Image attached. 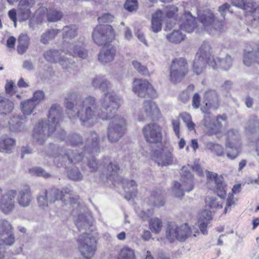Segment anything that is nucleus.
Returning <instances> with one entry per match:
<instances>
[{
  "mask_svg": "<svg viewBox=\"0 0 259 259\" xmlns=\"http://www.w3.org/2000/svg\"><path fill=\"white\" fill-rule=\"evenodd\" d=\"M100 108L97 109L95 99L88 97L77 105L76 115L82 124L87 126L93 125L98 117L103 120L109 119L110 114L119 107L121 99L118 96L106 94L104 98L100 99Z\"/></svg>",
  "mask_w": 259,
  "mask_h": 259,
  "instance_id": "f257e3e1",
  "label": "nucleus"
},
{
  "mask_svg": "<svg viewBox=\"0 0 259 259\" xmlns=\"http://www.w3.org/2000/svg\"><path fill=\"white\" fill-rule=\"evenodd\" d=\"M204 99L206 102L205 106L201 109L202 111L205 113L201 125L207 130L208 135H214L218 139L221 140L223 137L221 134L222 130L228 125L227 116L225 115H220L211 120L209 113H207V109H217L219 107V101L215 91L206 92Z\"/></svg>",
  "mask_w": 259,
  "mask_h": 259,
  "instance_id": "f03ea898",
  "label": "nucleus"
},
{
  "mask_svg": "<svg viewBox=\"0 0 259 259\" xmlns=\"http://www.w3.org/2000/svg\"><path fill=\"white\" fill-rule=\"evenodd\" d=\"M225 136L226 152L223 145L212 142H207L206 148L218 156L226 155L229 159L234 160L238 156L242 149L240 135L237 130L230 129L225 133Z\"/></svg>",
  "mask_w": 259,
  "mask_h": 259,
  "instance_id": "7ed1b4c3",
  "label": "nucleus"
},
{
  "mask_svg": "<svg viewBox=\"0 0 259 259\" xmlns=\"http://www.w3.org/2000/svg\"><path fill=\"white\" fill-rule=\"evenodd\" d=\"M60 107L53 105L51 108L49 115V123L41 121L34 128L33 137L39 144H42L56 128L61 117Z\"/></svg>",
  "mask_w": 259,
  "mask_h": 259,
  "instance_id": "20e7f679",
  "label": "nucleus"
},
{
  "mask_svg": "<svg viewBox=\"0 0 259 259\" xmlns=\"http://www.w3.org/2000/svg\"><path fill=\"white\" fill-rule=\"evenodd\" d=\"M191 169L199 176H203L202 170L199 164H196L192 167L189 164L184 166L182 168L180 182H174L172 185V193L175 197L181 198L185 192H190L193 189V177L190 171Z\"/></svg>",
  "mask_w": 259,
  "mask_h": 259,
  "instance_id": "39448f33",
  "label": "nucleus"
},
{
  "mask_svg": "<svg viewBox=\"0 0 259 259\" xmlns=\"http://www.w3.org/2000/svg\"><path fill=\"white\" fill-rule=\"evenodd\" d=\"M63 35L64 42L61 51L66 54L84 59L88 56L87 51L76 42H70L77 35V28L74 25L67 26L63 28Z\"/></svg>",
  "mask_w": 259,
  "mask_h": 259,
  "instance_id": "423d86ee",
  "label": "nucleus"
},
{
  "mask_svg": "<svg viewBox=\"0 0 259 259\" xmlns=\"http://www.w3.org/2000/svg\"><path fill=\"white\" fill-rule=\"evenodd\" d=\"M71 192L70 190L60 191L55 189L44 192L37 198L39 206L42 208H45L48 206L49 203L54 202L59 199L65 205L69 203L73 206L75 204L78 205L77 200L70 197Z\"/></svg>",
  "mask_w": 259,
  "mask_h": 259,
  "instance_id": "0eeeda50",
  "label": "nucleus"
},
{
  "mask_svg": "<svg viewBox=\"0 0 259 259\" xmlns=\"http://www.w3.org/2000/svg\"><path fill=\"white\" fill-rule=\"evenodd\" d=\"M98 236L96 231L86 232L80 235L78 238V248L81 254L87 259L92 258L97 250V238Z\"/></svg>",
  "mask_w": 259,
  "mask_h": 259,
  "instance_id": "6e6552de",
  "label": "nucleus"
},
{
  "mask_svg": "<svg viewBox=\"0 0 259 259\" xmlns=\"http://www.w3.org/2000/svg\"><path fill=\"white\" fill-rule=\"evenodd\" d=\"M199 234L198 230L194 226L190 227L187 224H184L180 226H177L174 223L168 224L166 231V237L170 241L172 242L176 239L184 241L188 237H196Z\"/></svg>",
  "mask_w": 259,
  "mask_h": 259,
  "instance_id": "1a4fd4ad",
  "label": "nucleus"
},
{
  "mask_svg": "<svg viewBox=\"0 0 259 259\" xmlns=\"http://www.w3.org/2000/svg\"><path fill=\"white\" fill-rule=\"evenodd\" d=\"M127 128L125 119L119 115L114 116L108 128V137L111 142L118 141L124 134Z\"/></svg>",
  "mask_w": 259,
  "mask_h": 259,
  "instance_id": "9d476101",
  "label": "nucleus"
},
{
  "mask_svg": "<svg viewBox=\"0 0 259 259\" xmlns=\"http://www.w3.org/2000/svg\"><path fill=\"white\" fill-rule=\"evenodd\" d=\"M115 32L110 25H98L92 32V38L98 46L105 45L115 37Z\"/></svg>",
  "mask_w": 259,
  "mask_h": 259,
  "instance_id": "9b49d317",
  "label": "nucleus"
},
{
  "mask_svg": "<svg viewBox=\"0 0 259 259\" xmlns=\"http://www.w3.org/2000/svg\"><path fill=\"white\" fill-rule=\"evenodd\" d=\"M232 4L244 11L248 24H252L253 17H259V3L256 0H234Z\"/></svg>",
  "mask_w": 259,
  "mask_h": 259,
  "instance_id": "f8f14e48",
  "label": "nucleus"
},
{
  "mask_svg": "<svg viewBox=\"0 0 259 259\" xmlns=\"http://www.w3.org/2000/svg\"><path fill=\"white\" fill-rule=\"evenodd\" d=\"M198 18L205 30L211 35L220 33L223 29L222 22L214 19V15L207 11L198 14Z\"/></svg>",
  "mask_w": 259,
  "mask_h": 259,
  "instance_id": "ddd939ff",
  "label": "nucleus"
},
{
  "mask_svg": "<svg viewBox=\"0 0 259 259\" xmlns=\"http://www.w3.org/2000/svg\"><path fill=\"white\" fill-rule=\"evenodd\" d=\"M188 71L186 60L182 58L175 59L171 66L170 79L176 83L185 77Z\"/></svg>",
  "mask_w": 259,
  "mask_h": 259,
  "instance_id": "4468645a",
  "label": "nucleus"
},
{
  "mask_svg": "<svg viewBox=\"0 0 259 259\" xmlns=\"http://www.w3.org/2000/svg\"><path fill=\"white\" fill-rule=\"evenodd\" d=\"M14 242L12 226L7 221H3L0 230V259H3L5 257L4 247L10 246Z\"/></svg>",
  "mask_w": 259,
  "mask_h": 259,
  "instance_id": "2eb2a0df",
  "label": "nucleus"
},
{
  "mask_svg": "<svg viewBox=\"0 0 259 259\" xmlns=\"http://www.w3.org/2000/svg\"><path fill=\"white\" fill-rule=\"evenodd\" d=\"M142 134L146 142L150 143H158L162 139L161 127L157 124H147L142 128Z\"/></svg>",
  "mask_w": 259,
  "mask_h": 259,
  "instance_id": "dca6fc26",
  "label": "nucleus"
},
{
  "mask_svg": "<svg viewBox=\"0 0 259 259\" xmlns=\"http://www.w3.org/2000/svg\"><path fill=\"white\" fill-rule=\"evenodd\" d=\"M133 91L139 97H152L155 91L150 83L141 79H135L133 83Z\"/></svg>",
  "mask_w": 259,
  "mask_h": 259,
  "instance_id": "f3484780",
  "label": "nucleus"
},
{
  "mask_svg": "<svg viewBox=\"0 0 259 259\" xmlns=\"http://www.w3.org/2000/svg\"><path fill=\"white\" fill-rule=\"evenodd\" d=\"M207 184L209 186L211 184L215 185V191L218 195L223 198L226 194V186L224 183L223 178L219 176L217 174L208 171L206 174Z\"/></svg>",
  "mask_w": 259,
  "mask_h": 259,
  "instance_id": "a211bd4d",
  "label": "nucleus"
},
{
  "mask_svg": "<svg viewBox=\"0 0 259 259\" xmlns=\"http://www.w3.org/2000/svg\"><path fill=\"white\" fill-rule=\"evenodd\" d=\"M16 195V192L15 190H10L3 195V191L0 188V208L5 213H9L14 208Z\"/></svg>",
  "mask_w": 259,
  "mask_h": 259,
  "instance_id": "6ab92c4d",
  "label": "nucleus"
},
{
  "mask_svg": "<svg viewBox=\"0 0 259 259\" xmlns=\"http://www.w3.org/2000/svg\"><path fill=\"white\" fill-rule=\"evenodd\" d=\"M35 4V0H21L18 5V16L20 21L28 19L32 14L30 10Z\"/></svg>",
  "mask_w": 259,
  "mask_h": 259,
  "instance_id": "aec40b11",
  "label": "nucleus"
},
{
  "mask_svg": "<svg viewBox=\"0 0 259 259\" xmlns=\"http://www.w3.org/2000/svg\"><path fill=\"white\" fill-rule=\"evenodd\" d=\"M152 159L158 165L161 166L171 165L174 162L173 155L169 151L163 152L155 151L152 155Z\"/></svg>",
  "mask_w": 259,
  "mask_h": 259,
  "instance_id": "412c9836",
  "label": "nucleus"
},
{
  "mask_svg": "<svg viewBox=\"0 0 259 259\" xmlns=\"http://www.w3.org/2000/svg\"><path fill=\"white\" fill-rule=\"evenodd\" d=\"M179 27L187 32H192L195 27V18L189 12H185L179 21Z\"/></svg>",
  "mask_w": 259,
  "mask_h": 259,
  "instance_id": "4be33fe9",
  "label": "nucleus"
},
{
  "mask_svg": "<svg viewBox=\"0 0 259 259\" xmlns=\"http://www.w3.org/2000/svg\"><path fill=\"white\" fill-rule=\"evenodd\" d=\"M26 118L22 116L14 115L8 122V126L10 131L20 132L27 128L25 125Z\"/></svg>",
  "mask_w": 259,
  "mask_h": 259,
  "instance_id": "5701e85b",
  "label": "nucleus"
},
{
  "mask_svg": "<svg viewBox=\"0 0 259 259\" xmlns=\"http://www.w3.org/2000/svg\"><path fill=\"white\" fill-rule=\"evenodd\" d=\"M233 59L230 55H227L225 57H212V62L209 63L213 69H217L219 67L224 70L229 69L232 66Z\"/></svg>",
  "mask_w": 259,
  "mask_h": 259,
  "instance_id": "b1692460",
  "label": "nucleus"
},
{
  "mask_svg": "<svg viewBox=\"0 0 259 259\" xmlns=\"http://www.w3.org/2000/svg\"><path fill=\"white\" fill-rule=\"evenodd\" d=\"M116 51L110 44L105 45L99 54V60L103 63L112 62L115 56Z\"/></svg>",
  "mask_w": 259,
  "mask_h": 259,
  "instance_id": "393cba45",
  "label": "nucleus"
},
{
  "mask_svg": "<svg viewBox=\"0 0 259 259\" xmlns=\"http://www.w3.org/2000/svg\"><path fill=\"white\" fill-rule=\"evenodd\" d=\"M212 219L211 211L206 208L200 213L198 223L200 230L203 234H207V227Z\"/></svg>",
  "mask_w": 259,
  "mask_h": 259,
  "instance_id": "a878e982",
  "label": "nucleus"
},
{
  "mask_svg": "<svg viewBox=\"0 0 259 259\" xmlns=\"http://www.w3.org/2000/svg\"><path fill=\"white\" fill-rule=\"evenodd\" d=\"M75 224L79 230L89 229L93 224L94 219L89 213L79 214L74 218Z\"/></svg>",
  "mask_w": 259,
  "mask_h": 259,
  "instance_id": "bb28decb",
  "label": "nucleus"
},
{
  "mask_svg": "<svg viewBox=\"0 0 259 259\" xmlns=\"http://www.w3.org/2000/svg\"><path fill=\"white\" fill-rule=\"evenodd\" d=\"M16 140L10 136L5 135L0 138V151L11 153L15 147Z\"/></svg>",
  "mask_w": 259,
  "mask_h": 259,
  "instance_id": "cd10ccee",
  "label": "nucleus"
},
{
  "mask_svg": "<svg viewBox=\"0 0 259 259\" xmlns=\"http://www.w3.org/2000/svg\"><path fill=\"white\" fill-rule=\"evenodd\" d=\"M31 199L30 189L28 186H24L19 190L17 200L21 206L23 207L28 206L31 201Z\"/></svg>",
  "mask_w": 259,
  "mask_h": 259,
  "instance_id": "c85d7f7f",
  "label": "nucleus"
},
{
  "mask_svg": "<svg viewBox=\"0 0 259 259\" xmlns=\"http://www.w3.org/2000/svg\"><path fill=\"white\" fill-rule=\"evenodd\" d=\"M47 12L48 21L51 22H55L58 21L61 19L63 17L62 12L55 9L50 10L49 11L46 7H41L37 11L36 14H45Z\"/></svg>",
  "mask_w": 259,
  "mask_h": 259,
  "instance_id": "c756f323",
  "label": "nucleus"
},
{
  "mask_svg": "<svg viewBox=\"0 0 259 259\" xmlns=\"http://www.w3.org/2000/svg\"><path fill=\"white\" fill-rule=\"evenodd\" d=\"M243 62L245 65L249 66L255 62L259 64V44L251 52L245 53L243 56Z\"/></svg>",
  "mask_w": 259,
  "mask_h": 259,
  "instance_id": "7c9ffc66",
  "label": "nucleus"
},
{
  "mask_svg": "<svg viewBox=\"0 0 259 259\" xmlns=\"http://www.w3.org/2000/svg\"><path fill=\"white\" fill-rule=\"evenodd\" d=\"M165 19L162 11L157 10L152 17L151 28L153 32L157 33L161 31L162 23Z\"/></svg>",
  "mask_w": 259,
  "mask_h": 259,
  "instance_id": "2f4dec72",
  "label": "nucleus"
},
{
  "mask_svg": "<svg viewBox=\"0 0 259 259\" xmlns=\"http://www.w3.org/2000/svg\"><path fill=\"white\" fill-rule=\"evenodd\" d=\"M123 189L126 195L125 197L126 199L130 200L131 198L135 197L137 193V184L133 180H124L123 182Z\"/></svg>",
  "mask_w": 259,
  "mask_h": 259,
  "instance_id": "473e14b6",
  "label": "nucleus"
},
{
  "mask_svg": "<svg viewBox=\"0 0 259 259\" xmlns=\"http://www.w3.org/2000/svg\"><path fill=\"white\" fill-rule=\"evenodd\" d=\"M14 108V104L11 100L0 96V115H8L13 111Z\"/></svg>",
  "mask_w": 259,
  "mask_h": 259,
  "instance_id": "72a5a7b5",
  "label": "nucleus"
},
{
  "mask_svg": "<svg viewBox=\"0 0 259 259\" xmlns=\"http://www.w3.org/2000/svg\"><path fill=\"white\" fill-rule=\"evenodd\" d=\"M92 84L94 87L99 88L104 92V95L101 99L104 98L106 94L117 96L109 92L108 89L110 84L107 82V80L103 76L95 77L93 80Z\"/></svg>",
  "mask_w": 259,
  "mask_h": 259,
  "instance_id": "f704fd0d",
  "label": "nucleus"
},
{
  "mask_svg": "<svg viewBox=\"0 0 259 259\" xmlns=\"http://www.w3.org/2000/svg\"><path fill=\"white\" fill-rule=\"evenodd\" d=\"M82 159V155L81 154H74L71 153H67L65 155L60 154L58 156H55L54 157V162L58 166H59L60 161H64L66 159H68L71 161V162H78Z\"/></svg>",
  "mask_w": 259,
  "mask_h": 259,
  "instance_id": "c9c22d12",
  "label": "nucleus"
},
{
  "mask_svg": "<svg viewBox=\"0 0 259 259\" xmlns=\"http://www.w3.org/2000/svg\"><path fill=\"white\" fill-rule=\"evenodd\" d=\"M208 60L201 58V56L196 55L193 61V70L196 74L201 73L206 67V63H208Z\"/></svg>",
  "mask_w": 259,
  "mask_h": 259,
  "instance_id": "e433bc0d",
  "label": "nucleus"
},
{
  "mask_svg": "<svg viewBox=\"0 0 259 259\" xmlns=\"http://www.w3.org/2000/svg\"><path fill=\"white\" fill-rule=\"evenodd\" d=\"M210 50L211 47L209 43L204 41L199 48L196 55L201 56V58L208 60V64L209 65V63L212 62V57H214L211 56Z\"/></svg>",
  "mask_w": 259,
  "mask_h": 259,
  "instance_id": "4c0bfd02",
  "label": "nucleus"
},
{
  "mask_svg": "<svg viewBox=\"0 0 259 259\" xmlns=\"http://www.w3.org/2000/svg\"><path fill=\"white\" fill-rule=\"evenodd\" d=\"M17 51L20 54H23L27 50L29 44V38L26 34H21L18 39Z\"/></svg>",
  "mask_w": 259,
  "mask_h": 259,
  "instance_id": "58836bf2",
  "label": "nucleus"
},
{
  "mask_svg": "<svg viewBox=\"0 0 259 259\" xmlns=\"http://www.w3.org/2000/svg\"><path fill=\"white\" fill-rule=\"evenodd\" d=\"M143 109L146 116L157 115L159 113L156 104L151 100H147L144 102Z\"/></svg>",
  "mask_w": 259,
  "mask_h": 259,
  "instance_id": "ea45409f",
  "label": "nucleus"
},
{
  "mask_svg": "<svg viewBox=\"0 0 259 259\" xmlns=\"http://www.w3.org/2000/svg\"><path fill=\"white\" fill-rule=\"evenodd\" d=\"M60 32V30L58 29H48L41 34L40 41L43 44H48L50 40L54 39Z\"/></svg>",
  "mask_w": 259,
  "mask_h": 259,
  "instance_id": "a19ab883",
  "label": "nucleus"
},
{
  "mask_svg": "<svg viewBox=\"0 0 259 259\" xmlns=\"http://www.w3.org/2000/svg\"><path fill=\"white\" fill-rule=\"evenodd\" d=\"M149 226L152 232L155 234H158L162 229L163 224L161 219L154 217L149 220Z\"/></svg>",
  "mask_w": 259,
  "mask_h": 259,
  "instance_id": "79ce46f5",
  "label": "nucleus"
},
{
  "mask_svg": "<svg viewBox=\"0 0 259 259\" xmlns=\"http://www.w3.org/2000/svg\"><path fill=\"white\" fill-rule=\"evenodd\" d=\"M37 105L32 100L29 99L20 104V109L24 115H30Z\"/></svg>",
  "mask_w": 259,
  "mask_h": 259,
  "instance_id": "37998d69",
  "label": "nucleus"
},
{
  "mask_svg": "<svg viewBox=\"0 0 259 259\" xmlns=\"http://www.w3.org/2000/svg\"><path fill=\"white\" fill-rule=\"evenodd\" d=\"M205 206L212 210L222 208V201L216 197L208 196L205 198Z\"/></svg>",
  "mask_w": 259,
  "mask_h": 259,
  "instance_id": "c03bdc74",
  "label": "nucleus"
},
{
  "mask_svg": "<svg viewBox=\"0 0 259 259\" xmlns=\"http://www.w3.org/2000/svg\"><path fill=\"white\" fill-rule=\"evenodd\" d=\"M57 63H59L63 69L67 70H72L75 67L74 61L62 55L59 57Z\"/></svg>",
  "mask_w": 259,
  "mask_h": 259,
  "instance_id": "a18cd8bd",
  "label": "nucleus"
},
{
  "mask_svg": "<svg viewBox=\"0 0 259 259\" xmlns=\"http://www.w3.org/2000/svg\"><path fill=\"white\" fill-rule=\"evenodd\" d=\"M61 55L56 50H50L44 53L45 59L48 62L57 63L59 57Z\"/></svg>",
  "mask_w": 259,
  "mask_h": 259,
  "instance_id": "49530a36",
  "label": "nucleus"
},
{
  "mask_svg": "<svg viewBox=\"0 0 259 259\" xmlns=\"http://www.w3.org/2000/svg\"><path fill=\"white\" fill-rule=\"evenodd\" d=\"M168 40L173 43H180L184 39L185 35L181 31L174 29L171 33L167 35Z\"/></svg>",
  "mask_w": 259,
  "mask_h": 259,
  "instance_id": "de8ad7c7",
  "label": "nucleus"
},
{
  "mask_svg": "<svg viewBox=\"0 0 259 259\" xmlns=\"http://www.w3.org/2000/svg\"><path fill=\"white\" fill-rule=\"evenodd\" d=\"M117 259H136V255L134 249L124 247L120 251Z\"/></svg>",
  "mask_w": 259,
  "mask_h": 259,
  "instance_id": "09e8293b",
  "label": "nucleus"
},
{
  "mask_svg": "<svg viewBox=\"0 0 259 259\" xmlns=\"http://www.w3.org/2000/svg\"><path fill=\"white\" fill-rule=\"evenodd\" d=\"M150 202L153 207L156 208H160L165 204L164 198L160 195H157L155 193L151 195Z\"/></svg>",
  "mask_w": 259,
  "mask_h": 259,
  "instance_id": "8fccbe9b",
  "label": "nucleus"
},
{
  "mask_svg": "<svg viewBox=\"0 0 259 259\" xmlns=\"http://www.w3.org/2000/svg\"><path fill=\"white\" fill-rule=\"evenodd\" d=\"M179 116L186 124L188 128L190 130H194L195 124L192 121L191 115L187 112H183L180 114Z\"/></svg>",
  "mask_w": 259,
  "mask_h": 259,
  "instance_id": "3c124183",
  "label": "nucleus"
},
{
  "mask_svg": "<svg viewBox=\"0 0 259 259\" xmlns=\"http://www.w3.org/2000/svg\"><path fill=\"white\" fill-rule=\"evenodd\" d=\"M178 8L174 6H168L165 9L163 12L164 18L166 17L174 19L177 15Z\"/></svg>",
  "mask_w": 259,
  "mask_h": 259,
  "instance_id": "603ef678",
  "label": "nucleus"
},
{
  "mask_svg": "<svg viewBox=\"0 0 259 259\" xmlns=\"http://www.w3.org/2000/svg\"><path fill=\"white\" fill-rule=\"evenodd\" d=\"M138 7V0H126L124 4V8L129 12H136Z\"/></svg>",
  "mask_w": 259,
  "mask_h": 259,
  "instance_id": "864d4df0",
  "label": "nucleus"
},
{
  "mask_svg": "<svg viewBox=\"0 0 259 259\" xmlns=\"http://www.w3.org/2000/svg\"><path fill=\"white\" fill-rule=\"evenodd\" d=\"M132 65L140 73L146 76L149 75L147 68L137 61H133Z\"/></svg>",
  "mask_w": 259,
  "mask_h": 259,
  "instance_id": "5fc2aeb1",
  "label": "nucleus"
},
{
  "mask_svg": "<svg viewBox=\"0 0 259 259\" xmlns=\"http://www.w3.org/2000/svg\"><path fill=\"white\" fill-rule=\"evenodd\" d=\"M29 172L33 176H41L44 178H48L50 176L48 173L40 167H35L30 169Z\"/></svg>",
  "mask_w": 259,
  "mask_h": 259,
  "instance_id": "6e6d98bb",
  "label": "nucleus"
},
{
  "mask_svg": "<svg viewBox=\"0 0 259 259\" xmlns=\"http://www.w3.org/2000/svg\"><path fill=\"white\" fill-rule=\"evenodd\" d=\"M98 136L95 132H91L88 139V144L91 148L96 147L98 145Z\"/></svg>",
  "mask_w": 259,
  "mask_h": 259,
  "instance_id": "4d7b16f0",
  "label": "nucleus"
},
{
  "mask_svg": "<svg viewBox=\"0 0 259 259\" xmlns=\"http://www.w3.org/2000/svg\"><path fill=\"white\" fill-rule=\"evenodd\" d=\"M45 98V94L42 91H37L33 94L32 100L33 102L37 105Z\"/></svg>",
  "mask_w": 259,
  "mask_h": 259,
  "instance_id": "13d9d810",
  "label": "nucleus"
},
{
  "mask_svg": "<svg viewBox=\"0 0 259 259\" xmlns=\"http://www.w3.org/2000/svg\"><path fill=\"white\" fill-rule=\"evenodd\" d=\"M171 124L172 126V129L174 131V133L178 138H180V120L178 117H176L174 118L171 120Z\"/></svg>",
  "mask_w": 259,
  "mask_h": 259,
  "instance_id": "bf43d9fd",
  "label": "nucleus"
},
{
  "mask_svg": "<svg viewBox=\"0 0 259 259\" xmlns=\"http://www.w3.org/2000/svg\"><path fill=\"white\" fill-rule=\"evenodd\" d=\"M114 17L110 13H104L98 18L99 23H110L113 21Z\"/></svg>",
  "mask_w": 259,
  "mask_h": 259,
  "instance_id": "052dcab7",
  "label": "nucleus"
},
{
  "mask_svg": "<svg viewBox=\"0 0 259 259\" xmlns=\"http://www.w3.org/2000/svg\"><path fill=\"white\" fill-rule=\"evenodd\" d=\"M119 169V166L118 164L115 163H112L111 162L109 163V164L108 165L107 167V175H109V176H111L115 175L117 172V171Z\"/></svg>",
  "mask_w": 259,
  "mask_h": 259,
  "instance_id": "680f3d73",
  "label": "nucleus"
},
{
  "mask_svg": "<svg viewBox=\"0 0 259 259\" xmlns=\"http://www.w3.org/2000/svg\"><path fill=\"white\" fill-rule=\"evenodd\" d=\"M14 84V83L12 81H8L5 85L6 93L10 96H13L15 93Z\"/></svg>",
  "mask_w": 259,
  "mask_h": 259,
  "instance_id": "e2e57ef3",
  "label": "nucleus"
},
{
  "mask_svg": "<svg viewBox=\"0 0 259 259\" xmlns=\"http://www.w3.org/2000/svg\"><path fill=\"white\" fill-rule=\"evenodd\" d=\"M68 176L70 179L74 181L80 180L82 179V176L77 169L71 171L69 173Z\"/></svg>",
  "mask_w": 259,
  "mask_h": 259,
  "instance_id": "0e129e2a",
  "label": "nucleus"
},
{
  "mask_svg": "<svg viewBox=\"0 0 259 259\" xmlns=\"http://www.w3.org/2000/svg\"><path fill=\"white\" fill-rule=\"evenodd\" d=\"M246 128L248 131L253 132L254 131H255L259 128L258 121L256 119H254L252 121H250Z\"/></svg>",
  "mask_w": 259,
  "mask_h": 259,
  "instance_id": "69168bd1",
  "label": "nucleus"
},
{
  "mask_svg": "<svg viewBox=\"0 0 259 259\" xmlns=\"http://www.w3.org/2000/svg\"><path fill=\"white\" fill-rule=\"evenodd\" d=\"M236 202V200H234L233 194H229L228 196V198L227 200V203H226V207L225 208V212L227 213L228 211H229L230 210V207L232 205L235 204Z\"/></svg>",
  "mask_w": 259,
  "mask_h": 259,
  "instance_id": "338daca9",
  "label": "nucleus"
},
{
  "mask_svg": "<svg viewBox=\"0 0 259 259\" xmlns=\"http://www.w3.org/2000/svg\"><path fill=\"white\" fill-rule=\"evenodd\" d=\"M70 141L72 144L77 145L81 142L82 139L79 135L75 134L70 138Z\"/></svg>",
  "mask_w": 259,
  "mask_h": 259,
  "instance_id": "774afa93",
  "label": "nucleus"
}]
</instances>
